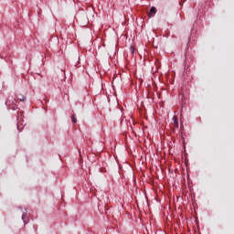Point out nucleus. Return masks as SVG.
Returning a JSON list of instances; mask_svg holds the SVG:
<instances>
[{"label":"nucleus","mask_w":234,"mask_h":234,"mask_svg":"<svg viewBox=\"0 0 234 234\" xmlns=\"http://www.w3.org/2000/svg\"><path fill=\"white\" fill-rule=\"evenodd\" d=\"M172 121L174 122V133H176V129H178L179 127L178 118L176 116H174V118H172Z\"/></svg>","instance_id":"1"},{"label":"nucleus","mask_w":234,"mask_h":234,"mask_svg":"<svg viewBox=\"0 0 234 234\" xmlns=\"http://www.w3.org/2000/svg\"><path fill=\"white\" fill-rule=\"evenodd\" d=\"M155 14H156V8L154 6H152V8L148 14L149 17L154 16Z\"/></svg>","instance_id":"2"},{"label":"nucleus","mask_w":234,"mask_h":234,"mask_svg":"<svg viewBox=\"0 0 234 234\" xmlns=\"http://www.w3.org/2000/svg\"><path fill=\"white\" fill-rule=\"evenodd\" d=\"M15 101H16V98H13V97H12V98L10 99V97H9L5 103H6L7 106H10L11 103H15Z\"/></svg>","instance_id":"3"},{"label":"nucleus","mask_w":234,"mask_h":234,"mask_svg":"<svg viewBox=\"0 0 234 234\" xmlns=\"http://www.w3.org/2000/svg\"><path fill=\"white\" fill-rule=\"evenodd\" d=\"M71 120H72L73 123H77V119H76L75 115H72Z\"/></svg>","instance_id":"4"},{"label":"nucleus","mask_w":234,"mask_h":234,"mask_svg":"<svg viewBox=\"0 0 234 234\" xmlns=\"http://www.w3.org/2000/svg\"><path fill=\"white\" fill-rule=\"evenodd\" d=\"M20 101H25L26 97L24 95L21 96V98H17Z\"/></svg>","instance_id":"5"},{"label":"nucleus","mask_w":234,"mask_h":234,"mask_svg":"<svg viewBox=\"0 0 234 234\" xmlns=\"http://www.w3.org/2000/svg\"><path fill=\"white\" fill-rule=\"evenodd\" d=\"M131 52H132V54H134V52H135V48H134V47H131Z\"/></svg>","instance_id":"6"},{"label":"nucleus","mask_w":234,"mask_h":234,"mask_svg":"<svg viewBox=\"0 0 234 234\" xmlns=\"http://www.w3.org/2000/svg\"><path fill=\"white\" fill-rule=\"evenodd\" d=\"M17 129H18L19 132H22L23 127L20 128V125L17 124Z\"/></svg>","instance_id":"7"},{"label":"nucleus","mask_w":234,"mask_h":234,"mask_svg":"<svg viewBox=\"0 0 234 234\" xmlns=\"http://www.w3.org/2000/svg\"><path fill=\"white\" fill-rule=\"evenodd\" d=\"M22 219L24 220V223L26 224L25 214L24 213H23V216H22Z\"/></svg>","instance_id":"8"}]
</instances>
